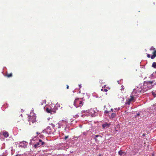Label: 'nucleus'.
<instances>
[{
    "label": "nucleus",
    "instance_id": "5",
    "mask_svg": "<svg viewBox=\"0 0 156 156\" xmlns=\"http://www.w3.org/2000/svg\"><path fill=\"white\" fill-rule=\"evenodd\" d=\"M147 112L151 114L154 112L156 111V104L153 105L150 108L147 109Z\"/></svg>",
    "mask_w": 156,
    "mask_h": 156
},
{
    "label": "nucleus",
    "instance_id": "7",
    "mask_svg": "<svg viewBox=\"0 0 156 156\" xmlns=\"http://www.w3.org/2000/svg\"><path fill=\"white\" fill-rule=\"evenodd\" d=\"M92 112H94V110L93 109H90V110H89L86 111H83L81 112L83 113L85 112H87L89 113L90 114L89 115H91V116H93L94 115H93L92 114Z\"/></svg>",
    "mask_w": 156,
    "mask_h": 156
},
{
    "label": "nucleus",
    "instance_id": "26",
    "mask_svg": "<svg viewBox=\"0 0 156 156\" xmlns=\"http://www.w3.org/2000/svg\"><path fill=\"white\" fill-rule=\"evenodd\" d=\"M101 90L102 91H104L105 92H106L108 90L107 89H104L103 87H102V89H101Z\"/></svg>",
    "mask_w": 156,
    "mask_h": 156
},
{
    "label": "nucleus",
    "instance_id": "28",
    "mask_svg": "<svg viewBox=\"0 0 156 156\" xmlns=\"http://www.w3.org/2000/svg\"><path fill=\"white\" fill-rule=\"evenodd\" d=\"M69 136H66L64 138V139L65 140H66L67 138L69 137Z\"/></svg>",
    "mask_w": 156,
    "mask_h": 156
},
{
    "label": "nucleus",
    "instance_id": "37",
    "mask_svg": "<svg viewBox=\"0 0 156 156\" xmlns=\"http://www.w3.org/2000/svg\"><path fill=\"white\" fill-rule=\"evenodd\" d=\"M121 87H122V88L121 89V90H122V89H124V88L123 87V86L122 85L121 86Z\"/></svg>",
    "mask_w": 156,
    "mask_h": 156
},
{
    "label": "nucleus",
    "instance_id": "43",
    "mask_svg": "<svg viewBox=\"0 0 156 156\" xmlns=\"http://www.w3.org/2000/svg\"><path fill=\"white\" fill-rule=\"evenodd\" d=\"M145 136V134H143V136Z\"/></svg>",
    "mask_w": 156,
    "mask_h": 156
},
{
    "label": "nucleus",
    "instance_id": "20",
    "mask_svg": "<svg viewBox=\"0 0 156 156\" xmlns=\"http://www.w3.org/2000/svg\"><path fill=\"white\" fill-rule=\"evenodd\" d=\"M152 67H153L154 68H156V62H154L152 63Z\"/></svg>",
    "mask_w": 156,
    "mask_h": 156
},
{
    "label": "nucleus",
    "instance_id": "27",
    "mask_svg": "<svg viewBox=\"0 0 156 156\" xmlns=\"http://www.w3.org/2000/svg\"><path fill=\"white\" fill-rule=\"evenodd\" d=\"M99 136V135H95V140H97V139L96 138H97Z\"/></svg>",
    "mask_w": 156,
    "mask_h": 156
},
{
    "label": "nucleus",
    "instance_id": "39",
    "mask_svg": "<svg viewBox=\"0 0 156 156\" xmlns=\"http://www.w3.org/2000/svg\"><path fill=\"white\" fill-rule=\"evenodd\" d=\"M41 133H39L38 132H37L36 133H37V134H39V135H40V134Z\"/></svg>",
    "mask_w": 156,
    "mask_h": 156
},
{
    "label": "nucleus",
    "instance_id": "41",
    "mask_svg": "<svg viewBox=\"0 0 156 156\" xmlns=\"http://www.w3.org/2000/svg\"><path fill=\"white\" fill-rule=\"evenodd\" d=\"M111 111L113 112V109L112 108H111Z\"/></svg>",
    "mask_w": 156,
    "mask_h": 156
},
{
    "label": "nucleus",
    "instance_id": "30",
    "mask_svg": "<svg viewBox=\"0 0 156 156\" xmlns=\"http://www.w3.org/2000/svg\"><path fill=\"white\" fill-rule=\"evenodd\" d=\"M47 131L46 129H44L43 130V131L41 133H43L44 132L46 133V131Z\"/></svg>",
    "mask_w": 156,
    "mask_h": 156
},
{
    "label": "nucleus",
    "instance_id": "10",
    "mask_svg": "<svg viewBox=\"0 0 156 156\" xmlns=\"http://www.w3.org/2000/svg\"><path fill=\"white\" fill-rule=\"evenodd\" d=\"M136 90H134L131 93L130 96V98H134L136 96L137 94Z\"/></svg>",
    "mask_w": 156,
    "mask_h": 156
},
{
    "label": "nucleus",
    "instance_id": "8",
    "mask_svg": "<svg viewBox=\"0 0 156 156\" xmlns=\"http://www.w3.org/2000/svg\"><path fill=\"white\" fill-rule=\"evenodd\" d=\"M111 125L110 123H108L105 122L102 124V127L103 129H105L109 128Z\"/></svg>",
    "mask_w": 156,
    "mask_h": 156
},
{
    "label": "nucleus",
    "instance_id": "21",
    "mask_svg": "<svg viewBox=\"0 0 156 156\" xmlns=\"http://www.w3.org/2000/svg\"><path fill=\"white\" fill-rule=\"evenodd\" d=\"M36 138V136L34 137V138H32L30 140V144H32V141L34 140V138Z\"/></svg>",
    "mask_w": 156,
    "mask_h": 156
},
{
    "label": "nucleus",
    "instance_id": "29",
    "mask_svg": "<svg viewBox=\"0 0 156 156\" xmlns=\"http://www.w3.org/2000/svg\"><path fill=\"white\" fill-rule=\"evenodd\" d=\"M140 115V113H138L136 114V115L135 116V117H136L139 116Z\"/></svg>",
    "mask_w": 156,
    "mask_h": 156
},
{
    "label": "nucleus",
    "instance_id": "31",
    "mask_svg": "<svg viewBox=\"0 0 156 156\" xmlns=\"http://www.w3.org/2000/svg\"><path fill=\"white\" fill-rule=\"evenodd\" d=\"M79 117V115H76L74 116V117H75L76 118H77Z\"/></svg>",
    "mask_w": 156,
    "mask_h": 156
},
{
    "label": "nucleus",
    "instance_id": "22",
    "mask_svg": "<svg viewBox=\"0 0 156 156\" xmlns=\"http://www.w3.org/2000/svg\"><path fill=\"white\" fill-rule=\"evenodd\" d=\"M36 118L34 117V119L32 120L31 119L30 120V122H31L32 123H34V122H36Z\"/></svg>",
    "mask_w": 156,
    "mask_h": 156
},
{
    "label": "nucleus",
    "instance_id": "38",
    "mask_svg": "<svg viewBox=\"0 0 156 156\" xmlns=\"http://www.w3.org/2000/svg\"><path fill=\"white\" fill-rule=\"evenodd\" d=\"M66 86H67L66 88L67 89H69V86L68 85H67Z\"/></svg>",
    "mask_w": 156,
    "mask_h": 156
},
{
    "label": "nucleus",
    "instance_id": "33",
    "mask_svg": "<svg viewBox=\"0 0 156 156\" xmlns=\"http://www.w3.org/2000/svg\"><path fill=\"white\" fill-rule=\"evenodd\" d=\"M115 110H120V108H115Z\"/></svg>",
    "mask_w": 156,
    "mask_h": 156
},
{
    "label": "nucleus",
    "instance_id": "4",
    "mask_svg": "<svg viewBox=\"0 0 156 156\" xmlns=\"http://www.w3.org/2000/svg\"><path fill=\"white\" fill-rule=\"evenodd\" d=\"M153 81H149L145 82L144 83V87L147 86V89L144 90H148L150 89L152 87V83H153Z\"/></svg>",
    "mask_w": 156,
    "mask_h": 156
},
{
    "label": "nucleus",
    "instance_id": "17",
    "mask_svg": "<svg viewBox=\"0 0 156 156\" xmlns=\"http://www.w3.org/2000/svg\"><path fill=\"white\" fill-rule=\"evenodd\" d=\"M6 76L8 78L11 77L12 76V73H6Z\"/></svg>",
    "mask_w": 156,
    "mask_h": 156
},
{
    "label": "nucleus",
    "instance_id": "25",
    "mask_svg": "<svg viewBox=\"0 0 156 156\" xmlns=\"http://www.w3.org/2000/svg\"><path fill=\"white\" fill-rule=\"evenodd\" d=\"M39 137L41 138H43L44 137V136L42 134H41V133L40 134Z\"/></svg>",
    "mask_w": 156,
    "mask_h": 156
},
{
    "label": "nucleus",
    "instance_id": "18",
    "mask_svg": "<svg viewBox=\"0 0 156 156\" xmlns=\"http://www.w3.org/2000/svg\"><path fill=\"white\" fill-rule=\"evenodd\" d=\"M46 102V101L45 100H44L43 101H42L41 102H40V105L42 106L44 104L45 105Z\"/></svg>",
    "mask_w": 156,
    "mask_h": 156
},
{
    "label": "nucleus",
    "instance_id": "45",
    "mask_svg": "<svg viewBox=\"0 0 156 156\" xmlns=\"http://www.w3.org/2000/svg\"><path fill=\"white\" fill-rule=\"evenodd\" d=\"M2 149V147H1V149Z\"/></svg>",
    "mask_w": 156,
    "mask_h": 156
},
{
    "label": "nucleus",
    "instance_id": "14",
    "mask_svg": "<svg viewBox=\"0 0 156 156\" xmlns=\"http://www.w3.org/2000/svg\"><path fill=\"white\" fill-rule=\"evenodd\" d=\"M47 131H46V133H50L51 132V128L50 127L48 126L47 127L46 129Z\"/></svg>",
    "mask_w": 156,
    "mask_h": 156
},
{
    "label": "nucleus",
    "instance_id": "46",
    "mask_svg": "<svg viewBox=\"0 0 156 156\" xmlns=\"http://www.w3.org/2000/svg\"><path fill=\"white\" fill-rule=\"evenodd\" d=\"M29 125H31V124H30V123H29Z\"/></svg>",
    "mask_w": 156,
    "mask_h": 156
},
{
    "label": "nucleus",
    "instance_id": "6",
    "mask_svg": "<svg viewBox=\"0 0 156 156\" xmlns=\"http://www.w3.org/2000/svg\"><path fill=\"white\" fill-rule=\"evenodd\" d=\"M28 144V143L27 142L25 141H23L19 143V146L20 147H22L25 148L26 147Z\"/></svg>",
    "mask_w": 156,
    "mask_h": 156
},
{
    "label": "nucleus",
    "instance_id": "35",
    "mask_svg": "<svg viewBox=\"0 0 156 156\" xmlns=\"http://www.w3.org/2000/svg\"><path fill=\"white\" fill-rule=\"evenodd\" d=\"M79 87L80 88L82 87V85L81 84H80L79 85Z\"/></svg>",
    "mask_w": 156,
    "mask_h": 156
},
{
    "label": "nucleus",
    "instance_id": "11",
    "mask_svg": "<svg viewBox=\"0 0 156 156\" xmlns=\"http://www.w3.org/2000/svg\"><path fill=\"white\" fill-rule=\"evenodd\" d=\"M39 143L40 146H44L46 144V143L45 142L42 141L41 139H39Z\"/></svg>",
    "mask_w": 156,
    "mask_h": 156
},
{
    "label": "nucleus",
    "instance_id": "44",
    "mask_svg": "<svg viewBox=\"0 0 156 156\" xmlns=\"http://www.w3.org/2000/svg\"><path fill=\"white\" fill-rule=\"evenodd\" d=\"M106 106L105 105L104 106V108H105L106 107Z\"/></svg>",
    "mask_w": 156,
    "mask_h": 156
},
{
    "label": "nucleus",
    "instance_id": "9",
    "mask_svg": "<svg viewBox=\"0 0 156 156\" xmlns=\"http://www.w3.org/2000/svg\"><path fill=\"white\" fill-rule=\"evenodd\" d=\"M134 100V98H130V99H128L126 101L125 103V105H130L131 102L134 101H133Z\"/></svg>",
    "mask_w": 156,
    "mask_h": 156
},
{
    "label": "nucleus",
    "instance_id": "16",
    "mask_svg": "<svg viewBox=\"0 0 156 156\" xmlns=\"http://www.w3.org/2000/svg\"><path fill=\"white\" fill-rule=\"evenodd\" d=\"M3 135L5 137H7L9 136V134L6 131H5L4 132H3Z\"/></svg>",
    "mask_w": 156,
    "mask_h": 156
},
{
    "label": "nucleus",
    "instance_id": "19",
    "mask_svg": "<svg viewBox=\"0 0 156 156\" xmlns=\"http://www.w3.org/2000/svg\"><path fill=\"white\" fill-rule=\"evenodd\" d=\"M56 110L55 108H53L52 109H51V114L55 113Z\"/></svg>",
    "mask_w": 156,
    "mask_h": 156
},
{
    "label": "nucleus",
    "instance_id": "3",
    "mask_svg": "<svg viewBox=\"0 0 156 156\" xmlns=\"http://www.w3.org/2000/svg\"><path fill=\"white\" fill-rule=\"evenodd\" d=\"M74 105L76 108L81 106L83 105L82 100L80 98H76L74 102Z\"/></svg>",
    "mask_w": 156,
    "mask_h": 156
},
{
    "label": "nucleus",
    "instance_id": "40",
    "mask_svg": "<svg viewBox=\"0 0 156 156\" xmlns=\"http://www.w3.org/2000/svg\"><path fill=\"white\" fill-rule=\"evenodd\" d=\"M83 134L84 135H86V133H84V132L83 133Z\"/></svg>",
    "mask_w": 156,
    "mask_h": 156
},
{
    "label": "nucleus",
    "instance_id": "23",
    "mask_svg": "<svg viewBox=\"0 0 156 156\" xmlns=\"http://www.w3.org/2000/svg\"><path fill=\"white\" fill-rule=\"evenodd\" d=\"M46 111L48 113H51V109H49L48 108H47L46 109Z\"/></svg>",
    "mask_w": 156,
    "mask_h": 156
},
{
    "label": "nucleus",
    "instance_id": "36",
    "mask_svg": "<svg viewBox=\"0 0 156 156\" xmlns=\"http://www.w3.org/2000/svg\"><path fill=\"white\" fill-rule=\"evenodd\" d=\"M87 115V114H84L83 115H81V116H82V117H84V115Z\"/></svg>",
    "mask_w": 156,
    "mask_h": 156
},
{
    "label": "nucleus",
    "instance_id": "2",
    "mask_svg": "<svg viewBox=\"0 0 156 156\" xmlns=\"http://www.w3.org/2000/svg\"><path fill=\"white\" fill-rule=\"evenodd\" d=\"M68 123V121L66 119L59 121L58 123V128H60L61 126L63 127H65V130H66Z\"/></svg>",
    "mask_w": 156,
    "mask_h": 156
},
{
    "label": "nucleus",
    "instance_id": "1",
    "mask_svg": "<svg viewBox=\"0 0 156 156\" xmlns=\"http://www.w3.org/2000/svg\"><path fill=\"white\" fill-rule=\"evenodd\" d=\"M150 50L152 51L153 55L151 56L149 54H147V57L148 58H151V59H154L155 57H156V50L153 47H151L150 49Z\"/></svg>",
    "mask_w": 156,
    "mask_h": 156
},
{
    "label": "nucleus",
    "instance_id": "42",
    "mask_svg": "<svg viewBox=\"0 0 156 156\" xmlns=\"http://www.w3.org/2000/svg\"><path fill=\"white\" fill-rule=\"evenodd\" d=\"M70 152L71 153H73V151H71Z\"/></svg>",
    "mask_w": 156,
    "mask_h": 156
},
{
    "label": "nucleus",
    "instance_id": "24",
    "mask_svg": "<svg viewBox=\"0 0 156 156\" xmlns=\"http://www.w3.org/2000/svg\"><path fill=\"white\" fill-rule=\"evenodd\" d=\"M152 94L153 95V96L154 97H156V92H152Z\"/></svg>",
    "mask_w": 156,
    "mask_h": 156
},
{
    "label": "nucleus",
    "instance_id": "32",
    "mask_svg": "<svg viewBox=\"0 0 156 156\" xmlns=\"http://www.w3.org/2000/svg\"><path fill=\"white\" fill-rule=\"evenodd\" d=\"M109 112L107 110H105V112H104V113L105 114H107V113H108Z\"/></svg>",
    "mask_w": 156,
    "mask_h": 156
},
{
    "label": "nucleus",
    "instance_id": "13",
    "mask_svg": "<svg viewBox=\"0 0 156 156\" xmlns=\"http://www.w3.org/2000/svg\"><path fill=\"white\" fill-rule=\"evenodd\" d=\"M116 116V114L115 113H112L111 115H109V118L110 119H112Z\"/></svg>",
    "mask_w": 156,
    "mask_h": 156
},
{
    "label": "nucleus",
    "instance_id": "12",
    "mask_svg": "<svg viewBox=\"0 0 156 156\" xmlns=\"http://www.w3.org/2000/svg\"><path fill=\"white\" fill-rule=\"evenodd\" d=\"M119 155L120 156H125L126 154V152L124 151H122V150L119 151L118 152Z\"/></svg>",
    "mask_w": 156,
    "mask_h": 156
},
{
    "label": "nucleus",
    "instance_id": "15",
    "mask_svg": "<svg viewBox=\"0 0 156 156\" xmlns=\"http://www.w3.org/2000/svg\"><path fill=\"white\" fill-rule=\"evenodd\" d=\"M40 145L39 141L37 142L36 144L34 145L33 147L35 148H37L38 147H40Z\"/></svg>",
    "mask_w": 156,
    "mask_h": 156
},
{
    "label": "nucleus",
    "instance_id": "34",
    "mask_svg": "<svg viewBox=\"0 0 156 156\" xmlns=\"http://www.w3.org/2000/svg\"><path fill=\"white\" fill-rule=\"evenodd\" d=\"M51 125H52V126L53 128H54L55 126V125L54 124H53L52 123H51Z\"/></svg>",
    "mask_w": 156,
    "mask_h": 156
}]
</instances>
